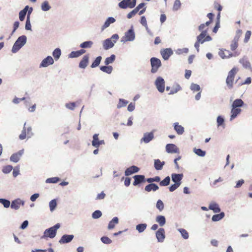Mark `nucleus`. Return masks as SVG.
Listing matches in <instances>:
<instances>
[{
    "instance_id": "45",
    "label": "nucleus",
    "mask_w": 252,
    "mask_h": 252,
    "mask_svg": "<svg viewBox=\"0 0 252 252\" xmlns=\"http://www.w3.org/2000/svg\"><path fill=\"white\" fill-rule=\"evenodd\" d=\"M128 101L125 100L123 98H120L119 103L117 105L118 108H121L122 107H125L128 103Z\"/></svg>"
},
{
    "instance_id": "12",
    "label": "nucleus",
    "mask_w": 252,
    "mask_h": 252,
    "mask_svg": "<svg viewBox=\"0 0 252 252\" xmlns=\"http://www.w3.org/2000/svg\"><path fill=\"white\" fill-rule=\"evenodd\" d=\"M183 174L172 173L171 175L172 181L175 184L181 185L182 180L183 178Z\"/></svg>"
},
{
    "instance_id": "44",
    "label": "nucleus",
    "mask_w": 252,
    "mask_h": 252,
    "mask_svg": "<svg viewBox=\"0 0 252 252\" xmlns=\"http://www.w3.org/2000/svg\"><path fill=\"white\" fill-rule=\"evenodd\" d=\"M0 203H1L6 208H9L10 206V201L4 198H0Z\"/></svg>"
},
{
    "instance_id": "46",
    "label": "nucleus",
    "mask_w": 252,
    "mask_h": 252,
    "mask_svg": "<svg viewBox=\"0 0 252 252\" xmlns=\"http://www.w3.org/2000/svg\"><path fill=\"white\" fill-rule=\"evenodd\" d=\"M190 89L193 92H198L201 90L200 87L199 85L193 83L191 84Z\"/></svg>"
},
{
    "instance_id": "52",
    "label": "nucleus",
    "mask_w": 252,
    "mask_h": 252,
    "mask_svg": "<svg viewBox=\"0 0 252 252\" xmlns=\"http://www.w3.org/2000/svg\"><path fill=\"white\" fill-rule=\"evenodd\" d=\"M181 5V3L180 0H175L173 6V10L174 11H177L180 9Z\"/></svg>"
},
{
    "instance_id": "39",
    "label": "nucleus",
    "mask_w": 252,
    "mask_h": 252,
    "mask_svg": "<svg viewBox=\"0 0 252 252\" xmlns=\"http://www.w3.org/2000/svg\"><path fill=\"white\" fill-rule=\"evenodd\" d=\"M41 8L43 11H47L51 8V7L49 5L48 1H44L41 4Z\"/></svg>"
},
{
    "instance_id": "27",
    "label": "nucleus",
    "mask_w": 252,
    "mask_h": 252,
    "mask_svg": "<svg viewBox=\"0 0 252 252\" xmlns=\"http://www.w3.org/2000/svg\"><path fill=\"white\" fill-rule=\"evenodd\" d=\"M244 105V101L240 98L236 99L231 105V107L234 108H239L242 107Z\"/></svg>"
},
{
    "instance_id": "10",
    "label": "nucleus",
    "mask_w": 252,
    "mask_h": 252,
    "mask_svg": "<svg viewBox=\"0 0 252 252\" xmlns=\"http://www.w3.org/2000/svg\"><path fill=\"white\" fill-rule=\"evenodd\" d=\"M54 61L52 57L50 56H47L44 59L40 64V67H47L49 65H52L54 63Z\"/></svg>"
},
{
    "instance_id": "48",
    "label": "nucleus",
    "mask_w": 252,
    "mask_h": 252,
    "mask_svg": "<svg viewBox=\"0 0 252 252\" xmlns=\"http://www.w3.org/2000/svg\"><path fill=\"white\" fill-rule=\"evenodd\" d=\"M13 169V166L10 165H8L6 166H5L2 168V172L4 174H8Z\"/></svg>"
},
{
    "instance_id": "47",
    "label": "nucleus",
    "mask_w": 252,
    "mask_h": 252,
    "mask_svg": "<svg viewBox=\"0 0 252 252\" xmlns=\"http://www.w3.org/2000/svg\"><path fill=\"white\" fill-rule=\"evenodd\" d=\"M156 208L160 211L161 212L164 209V204L162 200L159 199L157 201L156 203Z\"/></svg>"
},
{
    "instance_id": "43",
    "label": "nucleus",
    "mask_w": 252,
    "mask_h": 252,
    "mask_svg": "<svg viewBox=\"0 0 252 252\" xmlns=\"http://www.w3.org/2000/svg\"><path fill=\"white\" fill-rule=\"evenodd\" d=\"M57 205V201L56 199H53L49 202L50 210L51 212L54 211Z\"/></svg>"
},
{
    "instance_id": "50",
    "label": "nucleus",
    "mask_w": 252,
    "mask_h": 252,
    "mask_svg": "<svg viewBox=\"0 0 252 252\" xmlns=\"http://www.w3.org/2000/svg\"><path fill=\"white\" fill-rule=\"evenodd\" d=\"M60 179L58 177L49 178L46 179V183H57L60 181Z\"/></svg>"
},
{
    "instance_id": "62",
    "label": "nucleus",
    "mask_w": 252,
    "mask_h": 252,
    "mask_svg": "<svg viewBox=\"0 0 252 252\" xmlns=\"http://www.w3.org/2000/svg\"><path fill=\"white\" fill-rule=\"evenodd\" d=\"M79 57L78 52L77 51H72L69 54V58H77Z\"/></svg>"
},
{
    "instance_id": "1",
    "label": "nucleus",
    "mask_w": 252,
    "mask_h": 252,
    "mask_svg": "<svg viewBox=\"0 0 252 252\" xmlns=\"http://www.w3.org/2000/svg\"><path fill=\"white\" fill-rule=\"evenodd\" d=\"M60 224L58 223L53 226L45 230L43 235L41 236L42 239L46 238H54L56 234L57 230L60 227Z\"/></svg>"
},
{
    "instance_id": "22",
    "label": "nucleus",
    "mask_w": 252,
    "mask_h": 252,
    "mask_svg": "<svg viewBox=\"0 0 252 252\" xmlns=\"http://www.w3.org/2000/svg\"><path fill=\"white\" fill-rule=\"evenodd\" d=\"M89 57L88 55H85L80 62L79 66L81 68L85 69L89 63Z\"/></svg>"
},
{
    "instance_id": "51",
    "label": "nucleus",
    "mask_w": 252,
    "mask_h": 252,
    "mask_svg": "<svg viewBox=\"0 0 252 252\" xmlns=\"http://www.w3.org/2000/svg\"><path fill=\"white\" fill-rule=\"evenodd\" d=\"M102 216V213L99 210H96L94 212L92 215V217L94 219H97Z\"/></svg>"
},
{
    "instance_id": "57",
    "label": "nucleus",
    "mask_w": 252,
    "mask_h": 252,
    "mask_svg": "<svg viewBox=\"0 0 252 252\" xmlns=\"http://www.w3.org/2000/svg\"><path fill=\"white\" fill-rule=\"evenodd\" d=\"M26 14L27 13H26L25 12H24V11L23 10H21L20 12H19V20L21 21H23L25 18V16L26 15Z\"/></svg>"
},
{
    "instance_id": "49",
    "label": "nucleus",
    "mask_w": 252,
    "mask_h": 252,
    "mask_svg": "<svg viewBox=\"0 0 252 252\" xmlns=\"http://www.w3.org/2000/svg\"><path fill=\"white\" fill-rule=\"evenodd\" d=\"M98 134H94L93 136V141H92V145L94 146V147H96V146H97V143L98 142H99V140H98Z\"/></svg>"
},
{
    "instance_id": "5",
    "label": "nucleus",
    "mask_w": 252,
    "mask_h": 252,
    "mask_svg": "<svg viewBox=\"0 0 252 252\" xmlns=\"http://www.w3.org/2000/svg\"><path fill=\"white\" fill-rule=\"evenodd\" d=\"M135 38V34L133 26L125 33L124 36L122 38L121 42L133 41Z\"/></svg>"
},
{
    "instance_id": "64",
    "label": "nucleus",
    "mask_w": 252,
    "mask_h": 252,
    "mask_svg": "<svg viewBox=\"0 0 252 252\" xmlns=\"http://www.w3.org/2000/svg\"><path fill=\"white\" fill-rule=\"evenodd\" d=\"M135 109V103L131 102L127 107V110L129 112L133 111Z\"/></svg>"
},
{
    "instance_id": "31",
    "label": "nucleus",
    "mask_w": 252,
    "mask_h": 252,
    "mask_svg": "<svg viewBox=\"0 0 252 252\" xmlns=\"http://www.w3.org/2000/svg\"><path fill=\"white\" fill-rule=\"evenodd\" d=\"M100 69L107 74H111L113 70V67L110 65H104V66H101L100 67Z\"/></svg>"
},
{
    "instance_id": "38",
    "label": "nucleus",
    "mask_w": 252,
    "mask_h": 252,
    "mask_svg": "<svg viewBox=\"0 0 252 252\" xmlns=\"http://www.w3.org/2000/svg\"><path fill=\"white\" fill-rule=\"evenodd\" d=\"M54 59L56 61H57L59 59L61 55V50L59 48H56L53 52L52 54Z\"/></svg>"
},
{
    "instance_id": "15",
    "label": "nucleus",
    "mask_w": 252,
    "mask_h": 252,
    "mask_svg": "<svg viewBox=\"0 0 252 252\" xmlns=\"http://www.w3.org/2000/svg\"><path fill=\"white\" fill-rule=\"evenodd\" d=\"M154 137V133L150 132L149 133H145L143 135V137L140 140V142H144L145 143H148L152 141Z\"/></svg>"
},
{
    "instance_id": "2",
    "label": "nucleus",
    "mask_w": 252,
    "mask_h": 252,
    "mask_svg": "<svg viewBox=\"0 0 252 252\" xmlns=\"http://www.w3.org/2000/svg\"><path fill=\"white\" fill-rule=\"evenodd\" d=\"M27 39L26 35L19 36L13 45L11 52L13 53H17L26 43Z\"/></svg>"
},
{
    "instance_id": "19",
    "label": "nucleus",
    "mask_w": 252,
    "mask_h": 252,
    "mask_svg": "<svg viewBox=\"0 0 252 252\" xmlns=\"http://www.w3.org/2000/svg\"><path fill=\"white\" fill-rule=\"evenodd\" d=\"M134 182L133 185L136 186L142 183L145 182V176L143 175H136L133 176Z\"/></svg>"
},
{
    "instance_id": "42",
    "label": "nucleus",
    "mask_w": 252,
    "mask_h": 252,
    "mask_svg": "<svg viewBox=\"0 0 252 252\" xmlns=\"http://www.w3.org/2000/svg\"><path fill=\"white\" fill-rule=\"evenodd\" d=\"M93 44V42L92 41H87L82 43L80 45V47L82 48H90Z\"/></svg>"
},
{
    "instance_id": "21",
    "label": "nucleus",
    "mask_w": 252,
    "mask_h": 252,
    "mask_svg": "<svg viewBox=\"0 0 252 252\" xmlns=\"http://www.w3.org/2000/svg\"><path fill=\"white\" fill-rule=\"evenodd\" d=\"M242 110L239 108H234L233 107H231V116L230 118V121H233L235 118H236L237 116L240 114Z\"/></svg>"
},
{
    "instance_id": "9",
    "label": "nucleus",
    "mask_w": 252,
    "mask_h": 252,
    "mask_svg": "<svg viewBox=\"0 0 252 252\" xmlns=\"http://www.w3.org/2000/svg\"><path fill=\"white\" fill-rule=\"evenodd\" d=\"M155 85L157 89L160 93H163L165 89V81L163 78L160 76L158 77L156 79Z\"/></svg>"
},
{
    "instance_id": "18",
    "label": "nucleus",
    "mask_w": 252,
    "mask_h": 252,
    "mask_svg": "<svg viewBox=\"0 0 252 252\" xmlns=\"http://www.w3.org/2000/svg\"><path fill=\"white\" fill-rule=\"evenodd\" d=\"M166 151L168 153H178L179 149L174 144H167L165 147Z\"/></svg>"
},
{
    "instance_id": "53",
    "label": "nucleus",
    "mask_w": 252,
    "mask_h": 252,
    "mask_svg": "<svg viewBox=\"0 0 252 252\" xmlns=\"http://www.w3.org/2000/svg\"><path fill=\"white\" fill-rule=\"evenodd\" d=\"M101 242L105 244H110L112 243V240L107 236H103L100 239Z\"/></svg>"
},
{
    "instance_id": "6",
    "label": "nucleus",
    "mask_w": 252,
    "mask_h": 252,
    "mask_svg": "<svg viewBox=\"0 0 252 252\" xmlns=\"http://www.w3.org/2000/svg\"><path fill=\"white\" fill-rule=\"evenodd\" d=\"M151 65V72L152 73H156L158 68L161 66V63L159 59L153 57L150 59Z\"/></svg>"
},
{
    "instance_id": "29",
    "label": "nucleus",
    "mask_w": 252,
    "mask_h": 252,
    "mask_svg": "<svg viewBox=\"0 0 252 252\" xmlns=\"http://www.w3.org/2000/svg\"><path fill=\"white\" fill-rule=\"evenodd\" d=\"M174 128L177 133L179 134H182L184 132V128L181 125H179L178 123H175L174 124Z\"/></svg>"
},
{
    "instance_id": "17",
    "label": "nucleus",
    "mask_w": 252,
    "mask_h": 252,
    "mask_svg": "<svg viewBox=\"0 0 252 252\" xmlns=\"http://www.w3.org/2000/svg\"><path fill=\"white\" fill-rule=\"evenodd\" d=\"M160 54L164 60H167L173 54V52L171 48H166L161 50L160 51Z\"/></svg>"
},
{
    "instance_id": "28",
    "label": "nucleus",
    "mask_w": 252,
    "mask_h": 252,
    "mask_svg": "<svg viewBox=\"0 0 252 252\" xmlns=\"http://www.w3.org/2000/svg\"><path fill=\"white\" fill-rule=\"evenodd\" d=\"M156 221L160 226H163L166 223V219L164 216L158 215L156 217Z\"/></svg>"
},
{
    "instance_id": "61",
    "label": "nucleus",
    "mask_w": 252,
    "mask_h": 252,
    "mask_svg": "<svg viewBox=\"0 0 252 252\" xmlns=\"http://www.w3.org/2000/svg\"><path fill=\"white\" fill-rule=\"evenodd\" d=\"M219 55L222 59H227L225 54V50L223 49H220L219 52Z\"/></svg>"
},
{
    "instance_id": "4",
    "label": "nucleus",
    "mask_w": 252,
    "mask_h": 252,
    "mask_svg": "<svg viewBox=\"0 0 252 252\" xmlns=\"http://www.w3.org/2000/svg\"><path fill=\"white\" fill-rule=\"evenodd\" d=\"M238 69L236 67H233L228 72L227 77L226 79V83L228 88L230 89H231L233 87V81L234 77Z\"/></svg>"
},
{
    "instance_id": "33",
    "label": "nucleus",
    "mask_w": 252,
    "mask_h": 252,
    "mask_svg": "<svg viewBox=\"0 0 252 252\" xmlns=\"http://www.w3.org/2000/svg\"><path fill=\"white\" fill-rule=\"evenodd\" d=\"M147 227L146 223H139L136 226V230L140 233L143 232Z\"/></svg>"
},
{
    "instance_id": "23",
    "label": "nucleus",
    "mask_w": 252,
    "mask_h": 252,
    "mask_svg": "<svg viewBox=\"0 0 252 252\" xmlns=\"http://www.w3.org/2000/svg\"><path fill=\"white\" fill-rule=\"evenodd\" d=\"M116 19L112 17H108L104 22L103 25L101 27V30L103 31L104 29L109 27L110 24L114 23Z\"/></svg>"
},
{
    "instance_id": "36",
    "label": "nucleus",
    "mask_w": 252,
    "mask_h": 252,
    "mask_svg": "<svg viewBox=\"0 0 252 252\" xmlns=\"http://www.w3.org/2000/svg\"><path fill=\"white\" fill-rule=\"evenodd\" d=\"M193 151L196 155L200 157H204L206 155V152L201 149L194 148Z\"/></svg>"
},
{
    "instance_id": "35",
    "label": "nucleus",
    "mask_w": 252,
    "mask_h": 252,
    "mask_svg": "<svg viewBox=\"0 0 252 252\" xmlns=\"http://www.w3.org/2000/svg\"><path fill=\"white\" fill-rule=\"evenodd\" d=\"M116 56L115 55L112 54L109 57H107L105 59L104 63L106 65H108L112 63L115 60Z\"/></svg>"
},
{
    "instance_id": "63",
    "label": "nucleus",
    "mask_w": 252,
    "mask_h": 252,
    "mask_svg": "<svg viewBox=\"0 0 252 252\" xmlns=\"http://www.w3.org/2000/svg\"><path fill=\"white\" fill-rule=\"evenodd\" d=\"M29 224V221L27 220H24L21 224L20 228L21 229H25L27 227Z\"/></svg>"
},
{
    "instance_id": "7",
    "label": "nucleus",
    "mask_w": 252,
    "mask_h": 252,
    "mask_svg": "<svg viewBox=\"0 0 252 252\" xmlns=\"http://www.w3.org/2000/svg\"><path fill=\"white\" fill-rule=\"evenodd\" d=\"M136 4V0H122L118 4L119 6L123 9L134 8Z\"/></svg>"
},
{
    "instance_id": "3",
    "label": "nucleus",
    "mask_w": 252,
    "mask_h": 252,
    "mask_svg": "<svg viewBox=\"0 0 252 252\" xmlns=\"http://www.w3.org/2000/svg\"><path fill=\"white\" fill-rule=\"evenodd\" d=\"M119 38V35L116 33L112 35L110 38L104 40L103 42V47L104 49L107 50L112 48Z\"/></svg>"
},
{
    "instance_id": "26",
    "label": "nucleus",
    "mask_w": 252,
    "mask_h": 252,
    "mask_svg": "<svg viewBox=\"0 0 252 252\" xmlns=\"http://www.w3.org/2000/svg\"><path fill=\"white\" fill-rule=\"evenodd\" d=\"M209 209L212 210L214 213H217L220 212L219 205L216 202H212L209 205Z\"/></svg>"
},
{
    "instance_id": "58",
    "label": "nucleus",
    "mask_w": 252,
    "mask_h": 252,
    "mask_svg": "<svg viewBox=\"0 0 252 252\" xmlns=\"http://www.w3.org/2000/svg\"><path fill=\"white\" fill-rule=\"evenodd\" d=\"M137 10L135 9V8H134L133 10H132L131 12H130L129 13H128L127 15V18L128 19H130L132 17H133L134 15H136V14L137 13Z\"/></svg>"
},
{
    "instance_id": "13",
    "label": "nucleus",
    "mask_w": 252,
    "mask_h": 252,
    "mask_svg": "<svg viewBox=\"0 0 252 252\" xmlns=\"http://www.w3.org/2000/svg\"><path fill=\"white\" fill-rule=\"evenodd\" d=\"M24 152V149H22L18 151L17 153L12 154L10 158V160L15 163L18 162L19 161L21 156L23 155Z\"/></svg>"
},
{
    "instance_id": "24",
    "label": "nucleus",
    "mask_w": 252,
    "mask_h": 252,
    "mask_svg": "<svg viewBox=\"0 0 252 252\" xmlns=\"http://www.w3.org/2000/svg\"><path fill=\"white\" fill-rule=\"evenodd\" d=\"M158 189V186L155 183L149 184L145 187V190L147 192H150L152 190L155 191Z\"/></svg>"
},
{
    "instance_id": "55",
    "label": "nucleus",
    "mask_w": 252,
    "mask_h": 252,
    "mask_svg": "<svg viewBox=\"0 0 252 252\" xmlns=\"http://www.w3.org/2000/svg\"><path fill=\"white\" fill-rule=\"evenodd\" d=\"M189 52V49L187 48H184L183 49H178L176 51V54L180 55L183 53H188Z\"/></svg>"
},
{
    "instance_id": "40",
    "label": "nucleus",
    "mask_w": 252,
    "mask_h": 252,
    "mask_svg": "<svg viewBox=\"0 0 252 252\" xmlns=\"http://www.w3.org/2000/svg\"><path fill=\"white\" fill-rule=\"evenodd\" d=\"M170 177L166 176L163 180L159 182V185L162 187L167 186L170 184Z\"/></svg>"
},
{
    "instance_id": "54",
    "label": "nucleus",
    "mask_w": 252,
    "mask_h": 252,
    "mask_svg": "<svg viewBox=\"0 0 252 252\" xmlns=\"http://www.w3.org/2000/svg\"><path fill=\"white\" fill-rule=\"evenodd\" d=\"M217 122L218 126H221L223 124L224 119L222 116H219L217 119Z\"/></svg>"
},
{
    "instance_id": "30",
    "label": "nucleus",
    "mask_w": 252,
    "mask_h": 252,
    "mask_svg": "<svg viewBox=\"0 0 252 252\" xmlns=\"http://www.w3.org/2000/svg\"><path fill=\"white\" fill-rule=\"evenodd\" d=\"M119 222V219L118 217H114L112 220L109 222L108 228L112 229L115 227V224H118Z\"/></svg>"
},
{
    "instance_id": "20",
    "label": "nucleus",
    "mask_w": 252,
    "mask_h": 252,
    "mask_svg": "<svg viewBox=\"0 0 252 252\" xmlns=\"http://www.w3.org/2000/svg\"><path fill=\"white\" fill-rule=\"evenodd\" d=\"M139 168L135 166L132 165L127 168L125 172V175L126 176H129L133 173H137L139 171Z\"/></svg>"
},
{
    "instance_id": "59",
    "label": "nucleus",
    "mask_w": 252,
    "mask_h": 252,
    "mask_svg": "<svg viewBox=\"0 0 252 252\" xmlns=\"http://www.w3.org/2000/svg\"><path fill=\"white\" fill-rule=\"evenodd\" d=\"M251 32L250 31H248L245 34V37L244 40V42L245 43H247L249 40L251 35Z\"/></svg>"
},
{
    "instance_id": "34",
    "label": "nucleus",
    "mask_w": 252,
    "mask_h": 252,
    "mask_svg": "<svg viewBox=\"0 0 252 252\" xmlns=\"http://www.w3.org/2000/svg\"><path fill=\"white\" fill-rule=\"evenodd\" d=\"M239 63H241L243 67L246 68H251V63H250L245 58H243L240 60Z\"/></svg>"
},
{
    "instance_id": "14",
    "label": "nucleus",
    "mask_w": 252,
    "mask_h": 252,
    "mask_svg": "<svg viewBox=\"0 0 252 252\" xmlns=\"http://www.w3.org/2000/svg\"><path fill=\"white\" fill-rule=\"evenodd\" d=\"M74 237V236L72 234H64L62 236L59 242L61 244L68 243L73 240Z\"/></svg>"
},
{
    "instance_id": "56",
    "label": "nucleus",
    "mask_w": 252,
    "mask_h": 252,
    "mask_svg": "<svg viewBox=\"0 0 252 252\" xmlns=\"http://www.w3.org/2000/svg\"><path fill=\"white\" fill-rule=\"evenodd\" d=\"M76 106L75 102H70L65 104V107L71 110H73Z\"/></svg>"
},
{
    "instance_id": "37",
    "label": "nucleus",
    "mask_w": 252,
    "mask_h": 252,
    "mask_svg": "<svg viewBox=\"0 0 252 252\" xmlns=\"http://www.w3.org/2000/svg\"><path fill=\"white\" fill-rule=\"evenodd\" d=\"M177 230L180 233L182 237L184 239H188L189 238V234L188 231L184 228H178Z\"/></svg>"
},
{
    "instance_id": "60",
    "label": "nucleus",
    "mask_w": 252,
    "mask_h": 252,
    "mask_svg": "<svg viewBox=\"0 0 252 252\" xmlns=\"http://www.w3.org/2000/svg\"><path fill=\"white\" fill-rule=\"evenodd\" d=\"M179 187H180V185L174 183V184L171 185L169 187V189L170 191L173 192L174 190H175L177 188H178Z\"/></svg>"
},
{
    "instance_id": "16",
    "label": "nucleus",
    "mask_w": 252,
    "mask_h": 252,
    "mask_svg": "<svg viewBox=\"0 0 252 252\" xmlns=\"http://www.w3.org/2000/svg\"><path fill=\"white\" fill-rule=\"evenodd\" d=\"M156 236L158 242H163L165 238L164 229L163 228L158 229L156 232Z\"/></svg>"
},
{
    "instance_id": "25",
    "label": "nucleus",
    "mask_w": 252,
    "mask_h": 252,
    "mask_svg": "<svg viewBox=\"0 0 252 252\" xmlns=\"http://www.w3.org/2000/svg\"><path fill=\"white\" fill-rule=\"evenodd\" d=\"M164 161H161L159 159L154 160V167L157 170H161L165 164Z\"/></svg>"
},
{
    "instance_id": "11",
    "label": "nucleus",
    "mask_w": 252,
    "mask_h": 252,
    "mask_svg": "<svg viewBox=\"0 0 252 252\" xmlns=\"http://www.w3.org/2000/svg\"><path fill=\"white\" fill-rule=\"evenodd\" d=\"M24 201L20 198H17L12 201L11 204L10 203V207L12 209L18 210L20 208V206H24Z\"/></svg>"
},
{
    "instance_id": "32",
    "label": "nucleus",
    "mask_w": 252,
    "mask_h": 252,
    "mask_svg": "<svg viewBox=\"0 0 252 252\" xmlns=\"http://www.w3.org/2000/svg\"><path fill=\"white\" fill-rule=\"evenodd\" d=\"M225 216L224 213L222 212L219 214H216L213 216L212 220L213 221H218L222 219Z\"/></svg>"
},
{
    "instance_id": "41",
    "label": "nucleus",
    "mask_w": 252,
    "mask_h": 252,
    "mask_svg": "<svg viewBox=\"0 0 252 252\" xmlns=\"http://www.w3.org/2000/svg\"><path fill=\"white\" fill-rule=\"evenodd\" d=\"M101 59L102 57L101 56H98L96 57L91 64V67L92 68H94L98 66L101 62Z\"/></svg>"
},
{
    "instance_id": "8",
    "label": "nucleus",
    "mask_w": 252,
    "mask_h": 252,
    "mask_svg": "<svg viewBox=\"0 0 252 252\" xmlns=\"http://www.w3.org/2000/svg\"><path fill=\"white\" fill-rule=\"evenodd\" d=\"M207 30L208 29H206L205 31H202V32L197 36L196 39L198 42H199L200 44H203L205 42L212 40V37L209 35L207 34Z\"/></svg>"
}]
</instances>
